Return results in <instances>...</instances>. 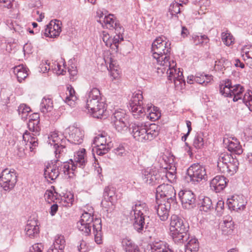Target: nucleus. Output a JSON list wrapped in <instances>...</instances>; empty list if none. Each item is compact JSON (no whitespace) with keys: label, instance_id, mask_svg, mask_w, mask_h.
<instances>
[{"label":"nucleus","instance_id":"1","mask_svg":"<svg viewBox=\"0 0 252 252\" xmlns=\"http://www.w3.org/2000/svg\"><path fill=\"white\" fill-rule=\"evenodd\" d=\"M170 43L166 41L164 36H159L153 42L151 47V52L153 57L156 60L158 64L161 67H158V72L164 73L166 72L168 80L173 81L175 87L176 88L185 85V80L184 78L183 72L178 69L177 72L175 67L176 62L173 60H170Z\"/></svg>","mask_w":252,"mask_h":252},{"label":"nucleus","instance_id":"2","mask_svg":"<svg viewBox=\"0 0 252 252\" xmlns=\"http://www.w3.org/2000/svg\"><path fill=\"white\" fill-rule=\"evenodd\" d=\"M66 138L62 134H59L58 132H52L48 136L47 142L49 144L54 146L55 149V154L56 158L55 164L57 165V169L59 172V175H67L70 178H72L70 175L71 173L74 175L73 171L75 170L76 166L71 164V167L69 162H60L58 159L66 151L65 143Z\"/></svg>","mask_w":252,"mask_h":252},{"label":"nucleus","instance_id":"3","mask_svg":"<svg viewBox=\"0 0 252 252\" xmlns=\"http://www.w3.org/2000/svg\"><path fill=\"white\" fill-rule=\"evenodd\" d=\"M220 85V92L225 97H233V101L242 102L252 111V92L248 90L244 94V88L240 84L232 85L231 81L226 79Z\"/></svg>","mask_w":252,"mask_h":252},{"label":"nucleus","instance_id":"4","mask_svg":"<svg viewBox=\"0 0 252 252\" xmlns=\"http://www.w3.org/2000/svg\"><path fill=\"white\" fill-rule=\"evenodd\" d=\"M170 221V235L173 241L178 244L187 241L189 238L188 223L177 215H171Z\"/></svg>","mask_w":252,"mask_h":252},{"label":"nucleus","instance_id":"5","mask_svg":"<svg viewBox=\"0 0 252 252\" xmlns=\"http://www.w3.org/2000/svg\"><path fill=\"white\" fill-rule=\"evenodd\" d=\"M129 130L135 140L141 142L151 141L159 134V127L153 124L149 127L143 123H132L129 125Z\"/></svg>","mask_w":252,"mask_h":252},{"label":"nucleus","instance_id":"6","mask_svg":"<svg viewBox=\"0 0 252 252\" xmlns=\"http://www.w3.org/2000/svg\"><path fill=\"white\" fill-rule=\"evenodd\" d=\"M148 211L147 204L140 201L135 202L134 205L132 207V211L134 215L133 227L139 233L142 234L146 231V216Z\"/></svg>","mask_w":252,"mask_h":252},{"label":"nucleus","instance_id":"7","mask_svg":"<svg viewBox=\"0 0 252 252\" xmlns=\"http://www.w3.org/2000/svg\"><path fill=\"white\" fill-rule=\"evenodd\" d=\"M239 161L236 157L228 153H221L218 160V170L227 176L233 175L238 170Z\"/></svg>","mask_w":252,"mask_h":252},{"label":"nucleus","instance_id":"8","mask_svg":"<svg viewBox=\"0 0 252 252\" xmlns=\"http://www.w3.org/2000/svg\"><path fill=\"white\" fill-rule=\"evenodd\" d=\"M143 99L142 92L140 90L135 91L132 94L129 102V108L135 119H139L146 113V111L142 106Z\"/></svg>","mask_w":252,"mask_h":252},{"label":"nucleus","instance_id":"9","mask_svg":"<svg viewBox=\"0 0 252 252\" xmlns=\"http://www.w3.org/2000/svg\"><path fill=\"white\" fill-rule=\"evenodd\" d=\"M187 175L190 181L194 185L205 180L207 176L205 167L198 163L191 165L187 170Z\"/></svg>","mask_w":252,"mask_h":252},{"label":"nucleus","instance_id":"10","mask_svg":"<svg viewBox=\"0 0 252 252\" xmlns=\"http://www.w3.org/2000/svg\"><path fill=\"white\" fill-rule=\"evenodd\" d=\"M96 219H94V216L91 213L84 212L81 216L80 220L77 222L78 230L85 236L89 235L91 233V228L94 227Z\"/></svg>","mask_w":252,"mask_h":252},{"label":"nucleus","instance_id":"11","mask_svg":"<svg viewBox=\"0 0 252 252\" xmlns=\"http://www.w3.org/2000/svg\"><path fill=\"white\" fill-rule=\"evenodd\" d=\"M17 182V175L14 169L5 168L0 176V187L3 189H12Z\"/></svg>","mask_w":252,"mask_h":252},{"label":"nucleus","instance_id":"12","mask_svg":"<svg viewBox=\"0 0 252 252\" xmlns=\"http://www.w3.org/2000/svg\"><path fill=\"white\" fill-rule=\"evenodd\" d=\"M97 22L99 23L103 28L111 30H115V31H118L119 34L124 32V28L120 25L119 21L113 14L105 15L103 19H98Z\"/></svg>","mask_w":252,"mask_h":252},{"label":"nucleus","instance_id":"13","mask_svg":"<svg viewBox=\"0 0 252 252\" xmlns=\"http://www.w3.org/2000/svg\"><path fill=\"white\" fill-rule=\"evenodd\" d=\"M178 196L183 208L189 210L196 206V196L191 190H180Z\"/></svg>","mask_w":252,"mask_h":252},{"label":"nucleus","instance_id":"14","mask_svg":"<svg viewBox=\"0 0 252 252\" xmlns=\"http://www.w3.org/2000/svg\"><path fill=\"white\" fill-rule=\"evenodd\" d=\"M247 203V199L242 194H235L228 198L227 204L229 209L238 212L244 210Z\"/></svg>","mask_w":252,"mask_h":252},{"label":"nucleus","instance_id":"15","mask_svg":"<svg viewBox=\"0 0 252 252\" xmlns=\"http://www.w3.org/2000/svg\"><path fill=\"white\" fill-rule=\"evenodd\" d=\"M65 133H68L66 136L68 142L74 144H80L83 141L84 131L79 128L74 126H69L65 130Z\"/></svg>","mask_w":252,"mask_h":252},{"label":"nucleus","instance_id":"16","mask_svg":"<svg viewBox=\"0 0 252 252\" xmlns=\"http://www.w3.org/2000/svg\"><path fill=\"white\" fill-rule=\"evenodd\" d=\"M188 2V0H174L168 9V12L171 15L170 18L178 20V14L183 10V5L187 4Z\"/></svg>","mask_w":252,"mask_h":252},{"label":"nucleus","instance_id":"17","mask_svg":"<svg viewBox=\"0 0 252 252\" xmlns=\"http://www.w3.org/2000/svg\"><path fill=\"white\" fill-rule=\"evenodd\" d=\"M143 178L149 184H155L159 179L160 175L155 167H148L142 172Z\"/></svg>","mask_w":252,"mask_h":252},{"label":"nucleus","instance_id":"18","mask_svg":"<svg viewBox=\"0 0 252 252\" xmlns=\"http://www.w3.org/2000/svg\"><path fill=\"white\" fill-rule=\"evenodd\" d=\"M155 209L160 220L164 221L168 219L170 209V204L169 202L155 205Z\"/></svg>","mask_w":252,"mask_h":252},{"label":"nucleus","instance_id":"19","mask_svg":"<svg viewBox=\"0 0 252 252\" xmlns=\"http://www.w3.org/2000/svg\"><path fill=\"white\" fill-rule=\"evenodd\" d=\"M36 136L35 133L31 134L28 131L25 132L23 135V141L26 145L29 147L31 152H33L34 149L38 146V139Z\"/></svg>","mask_w":252,"mask_h":252},{"label":"nucleus","instance_id":"20","mask_svg":"<svg viewBox=\"0 0 252 252\" xmlns=\"http://www.w3.org/2000/svg\"><path fill=\"white\" fill-rule=\"evenodd\" d=\"M151 252H174L166 242L155 241L150 244Z\"/></svg>","mask_w":252,"mask_h":252},{"label":"nucleus","instance_id":"21","mask_svg":"<svg viewBox=\"0 0 252 252\" xmlns=\"http://www.w3.org/2000/svg\"><path fill=\"white\" fill-rule=\"evenodd\" d=\"M156 199L159 198H163L167 200V202H169L170 204L171 202H174L176 199V190H160L158 191L156 190Z\"/></svg>","mask_w":252,"mask_h":252},{"label":"nucleus","instance_id":"22","mask_svg":"<svg viewBox=\"0 0 252 252\" xmlns=\"http://www.w3.org/2000/svg\"><path fill=\"white\" fill-rule=\"evenodd\" d=\"M55 162L48 163L44 168L45 178L47 180H54L59 176Z\"/></svg>","mask_w":252,"mask_h":252},{"label":"nucleus","instance_id":"23","mask_svg":"<svg viewBox=\"0 0 252 252\" xmlns=\"http://www.w3.org/2000/svg\"><path fill=\"white\" fill-rule=\"evenodd\" d=\"M106 111V105L104 101H100L90 112L92 113L93 117L97 119H101L103 116H106L105 113Z\"/></svg>","mask_w":252,"mask_h":252},{"label":"nucleus","instance_id":"24","mask_svg":"<svg viewBox=\"0 0 252 252\" xmlns=\"http://www.w3.org/2000/svg\"><path fill=\"white\" fill-rule=\"evenodd\" d=\"M93 232L94 237V241L97 244L102 243V232L101 220L100 219H96L94 224Z\"/></svg>","mask_w":252,"mask_h":252},{"label":"nucleus","instance_id":"25","mask_svg":"<svg viewBox=\"0 0 252 252\" xmlns=\"http://www.w3.org/2000/svg\"><path fill=\"white\" fill-rule=\"evenodd\" d=\"M226 179L223 176H216L210 182L211 188L214 189H224L226 185Z\"/></svg>","mask_w":252,"mask_h":252},{"label":"nucleus","instance_id":"26","mask_svg":"<svg viewBox=\"0 0 252 252\" xmlns=\"http://www.w3.org/2000/svg\"><path fill=\"white\" fill-rule=\"evenodd\" d=\"M121 244L126 252H132L138 247L130 238L126 236L121 239Z\"/></svg>","mask_w":252,"mask_h":252},{"label":"nucleus","instance_id":"27","mask_svg":"<svg viewBox=\"0 0 252 252\" xmlns=\"http://www.w3.org/2000/svg\"><path fill=\"white\" fill-rule=\"evenodd\" d=\"M67 92L64 101L70 106H72L75 104V102L77 99L75 95V92L70 85L67 87Z\"/></svg>","mask_w":252,"mask_h":252},{"label":"nucleus","instance_id":"28","mask_svg":"<svg viewBox=\"0 0 252 252\" xmlns=\"http://www.w3.org/2000/svg\"><path fill=\"white\" fill-rule=\"evenodd\" d=\"M13 72L16 75L19 82L21 83L28 76L27 68L23 65H20L14 68Z\"/></svg>","mask_w":252,"mask_h":252},{"label":"nucleus","instance_id":"29","mask_svg":"<svg viewBox=\"0 0 252 252\" xmlns=\"http://www.w3.org/2000/svg\"><path fill=\"white\" fill-rule=\"evenodd\" d=\"M210 1L209 0H200L198 2V6L199 9H195V11L193 12V17L195 18H198V15L205 14L207 7L210 6Z\"/></svg>","mask_w":252,"mask_h":252},{"label":"nucleus","instance_id":"30","mask_svg":"<svg viewBox=\"0 0 252 252\" xmlns=\"http://www.w3.org/2000/svg\"><path fill=\"white\" fill-rule=\"evenodd\" d=\"M53 108V101L51 98L44 97L42 98L40 109L41 112L43 114H46L49 112H51Z\"/></svg>","mask_w":252,"mask_h":252},{"label":"nucleus","instance_id":"31","mask_svg":"<svg viewBox=\"0 0 252 252\" xmlns=\"http://www.w3.org/2000/svg\"><path fill=\"white\" fill-rule=\"evenodd\" d=\"M86 150L82 149L80 151L77 152L74 155V160L76 166H78L81 168H83L86 163V159L85 158Z\"/></svg>","mask_w":252,"mask_h":252},{"label":"nucleus","instance_id":"32","mask_svg":"<svg viewBox=\"0 0 252 252\" xmlns=\"http://www.w3.org/2000/svg\"><path fill=\"white\" fill-rule=\"evenodd\" d=\"M227 144V149L229 151L238 155L242 153V147L236 139L234 141L228 140Z\"/></svg>","mask_w":252,"mask_h":252},{"label":"nucleus","instance_id":"33","mask_svg":"<svg viewBox=\"0 0 252 252\" xmlns=\"http://www.w3.org/2000/svg\"><path fill=\"white\" fill-rule=\"evenodd\" d=\"M110 73L111 79L119 80L120 77L121 71L119 66L116 65L115 61H111L109 64Z\"/></svg>","mask_w":252,"mask_h":252},{"label":"nucleus","instance_id":"34","mask_svg":"<svg viewBox=\"0 0 252 252\" xmlns=\"http://www.w3.org/2000/svg\"><path fill=\"white\" fill-rule=\"evenodd\" d=\"M65 243V241L63 236L62 235L56 236L53 244L55 251L57 252H62V250L64 248Z\"/></svg>","mask_w":252,"mask_h":252},{"label":"nucleus","instance_id":"35","mask_svg":"<svg viewBox=\"0 0 252 252\" xmlns=\"http://www.w3.org/2000/svg\"><path fill=\"white\" fill-rule=\"evenodd\" d=\"M201 203L200 210L207 212L213 209V204L211 199L208 197H204L200 199Z\"/></svg>","mask_w":252,"mask_h":252},{"label":"nucleus","instance_id":"36","mask_svg":"<svg viewBox=\"0 0 252 252\" xmlns=\"http://www.w3.org/2000/svg\"><path fill=\"white\" fill-rule=\"evenodd\" d=\"M198 249V240L194 238L190 239L185 245V252H197Z\"/></svg>","mask_w":252,"mask_h":252},{"label":"nucleus","instance_id":"37","mask_svg":"<svg viewBox=\"0 0 252 252\" xmlns=\"http://www.w3.org/2000/svg\"><path fill=\"white\" fill-rule=\"evenodd\" d=\"M204 141L203 140V133L197 132L194 137L193 146L196 149H201L203 148Z\"/></svg>","mask_w":252,"mask_h":252},{"label":"nucleus","instance_id":"38","mask_svg":"<svg viewBox=\"0 0 252 252\" xmlns=\"http://www.w3.org/2000/svg\"><path fill=\"white\" fill-rule=\"evenodd\" d=\"M116 35L114 36L113 38L111 39L112 44L111 46H109L110 48L114 49L116 52L118 51V44L119 42L122 41L124 40L123 34L124 32L119 33L118 31H115Z\"/></svg>","mask_w":252,"mask_h":252},{"label":"nucleus","instance_id":"39","mask_svg":"<svg viewBox=\"0 0 252 252\" xmlns=\"http://www.w3.org/2000/svg\"><path fill=\"white\" fill-rule=\"evenodd\" d=\"M17 111L21 119L26 120L28 118L29 113L31 111V109L27 105L21 104L18 108Z\"/></svg>","mask_w":252,"mask_h":252},{"label":"nucleus","instance_id":"40","mask_svg":"<svg viewBox=\"0 0 252 252\" xmlns=\"http://www.w3.org/2000/svg\"><path fill=\"white\" fill-rule=\"evenodd\" d=\"M112 122L116 121H128L127 116L125 111L123 110H117L113 113L112 116Z\"/></svg>","mask_w":252,"mask_h":252},{"label":"nucleus","instance_id":"41","mask_svg":"<svg viewBox=\"0 0 252 252\" xmlns=\"http://www.w3.org/2000/svg\"><path fill=\"white\" fill-rule=\"evenodd\" d=\"M114 127L118 132H123L126 131L128 126V121H116L112 122Z\"/></svg>","mask_w":252,"mask_h":252},{"label":"nucleus","instance_id":"42","mask_svg":"<svg viewBox=\"0 0 252 252\" xmlns=\"http://www.w3.org/2000/svg\"><path fill=\"white\" fill-rule=\"evenodd\" d=\"M241 54L246 62H247L248 60L251 59L252 58V45L244 46L242 49Z\"/></svg>","mask_w":252,"mask_h":252},{"label":"nucleus","instance_id":"43","mask_svg":"<svg viewBox=\"0 0 252 252\" xmlns=\"http://www.w3.org/2000/svg\"><path fill=\"white\" fill-rule=\"evenodd\" d=\"M39 123L38 121L34 122L32 121H29L28 126L30 131L35 133V135H38L40 133V127L39 125Z\"/></svg>","mask_w":252,"mask_h":252},{"label":"nucleus","instance_id":"44","mask_svg":"<svg viewBox=\"0 0 252 252\" xmlns=\"http://www.w3.org/2000/svg\"><path fill=\"white\" fill-rule=\"evenodd\" d=\"M93 144L95 147L107 145L105 133H101L95 136L94 139Z\"/></svg>","mask_w":252,"mask_h":252},{"label":"nucleus","instance_id":"45","mask_svg":"<svg viewBox=\"0 0 252 252\" xmlns=\"http://www.w3.org/2000/svg\"><path fill=\"white\" fill-rule=\"evenodd\" d=\"M101 98L99 90L96 88H92L87 94V100Z\"/></svg>","mask_w":252,"mask_h":252},{"label":"nucleus","instance_id":"46","mask_svg":"<svg viewBox=\"0 0 252 252\" xmlns=\"http://www.w3.org/2000/svg\"><path fill=\"white\" fill-rule=\"evenodd\" d=\"M103 197L107 201L112 203L116 199L115 190H105Z\"/></svg>","mask_w":252,"mask_h":252},{"label":"nucleus","instance_id":"47","mask_svg":"<svg viewBox=\"0 0 252 252\" xmlns=\"http://www.w3.org/2000/svg\"><path fill=\"white\" fill-rule=\"evenodd\" d=\"M152 109L151 106H148L147 108V112L148 113L149 117L150 119L153 121L158 120L161 117V113L159 111H157L156 112H153L151 109Z\"/></svg>","mask_w":252,"mask_h":252},{"label":"nucleus","instance_id":"48","mask_svg":"<svg viewBox=\"0 0 252 252\" xmlns=\"http://www.w3.org/2000/svg\"><path fill=\"white\" fill-rule=\"evenodd\" d=\"M111 143L107 145L96 146V153L99 156H102L106 154L110 149Z\"/></svg>","mask_w":252,"mask_h":252},{"label":"nucleus","instance_id":"49","mask_svg":"<svg viewBox=\"0 0 252 252\" xmlns=\"http://www.w3.org/2000/svg\"><path fill=\"white\" fill-rule=\"evenodd\" d=\"M52 25H48L46 26V28L45 29L44 32L42 31L41 32V36L42 37L43 35H44L45 37H49L51 38L56 37L58 36V32H54V34H51V30H52Z\"/></svg>","mask_w":252,"mask_h":252},{"label":"nucleus","instance_id":"50","mask_svg":"<svg viewBox=\"0 0 252 252\" xmlns=\"http://www.w3.org/2000/svg\"><path fill=\"white\" fill-rule=\"evenodd\" d=\"M221 39L227 46L231 45L233 41V37L231 33L224 32L221 33Z\"/></svg>","mask_w":252,"mask_h":252},{"label":"nucleus","instance_id":"51","mask_svg":"<svg viewBox=\"0 0 252 252\" xmlns=\"http://www.w3.org/2000/svg\"><path fill=\"white\" fill-rule=\"evenodd\" d=\"M100 101H103L102 98L93 99V100H87L86 101V108L90 112L92 109H94V107H95V105Z\"/></svg>","mask_w":252,"mask_h":252},{"label":"nucleus","instance_id":"52","mask_svg":"<svg viewBox=\"0 0 252 252\" xmlns=\"http://www.w3.org/2000/svg\"><path fill=\"white\" fill-rule=\"evenodd\" d=\"M63 200L67 204L72 205L74 200V194L70 191L68 192L66 190V193L63 195Z\"/></svg>","mask_w":252,"mask_h":252},{"label":"nucleus","instance_id":"53","mask_svg":"<svg viewBox=\"0 0 252 252\" xmlns=\"http://www.w3.org/2000/svg\"><path fill=\"white\" fill-rule=\"evenodd\" d=\"M30 228V229H33L35 232H39V228L37 225V222L34 220H28L25 228Z\"/></svg>","mask_w":252,"mask_h":252},{"label":"nucleus","instance_id":"54","mask_svg":"<svg viewBox=\"0 0 252 252\" xmlns=\"http://www.w3.org/2000/svg\"><path fill=\"white\" fill-rule=\"evenodd\" d=\"M55 193L57 194L56 190H46L44 194L45 198L48 199V202H49V200L53 201L56 199V196L55 195Z\"/></svg>","mask_w":252,"mask_h":252},{"label":"nucleus","instance_id":"55","mask_svg":"<svg viewBox=\"0 0 252 252\" xmlns=\"http://www.w3.org/2000/svg\"><path fill=\"white\" fill-rule=\"evenodd\" d=\"M224 203L222 200H219L216 205V210L217 212L218 215L221 216L224 209Z\"/></svg>","mask_w":252,"mask_h":252},{"label":"nucleus","instance_id":"56","mask_svg":"<svg viewBox=\"0 0 252 252\" xmlns=\"http://www.w3.org/2000/svg\"><path fill=\"white\" fill-rule=\"evenodd\" d=\"M114 153L120 157H123L126 156V152L124 149V147L122 146H119L117 148L114 149Z\"/></svg>","mask_w":252,"mask_h":252},{"label":"nucleus","instance_id":"57","mask_svg":"<svg viewBox=\"0 0 252 252\" xmlns=\"http://www.w3.org/2000/svg\"><path fill=\"white\" fill-rule=\"evenodd\" d=\"M102 40L107 46H111V39H110L109 35L105 32H102Z\"/></svg>","mask_w":252,"mask_h":252},{"label":"nucleus","instance_id":"58","mask_svg":"<svg viewBox=\"0 0 252 252\" xmlns=\"http://www.w3.org/2000/svg\"><path fill=\"white\" fill-rule=\"evenodd\" d=\"M43 246L41 244H35L30 248L29 252H42Z\"/></svg>","mask_w":252,"mask_h":252},{"label":"nucleus","instance_id":"59","mask_svg":"<svg viewBox=\"0 0 252 252\" xmlns=\"http://www.w3.org/2000/svg\"><path fill=\"white\" fill-rule=\"evenodd\" d=\"M12 5L11 0H0V7H5L9 9L12 7Z\"/></svg>","mask_w":252,"mask_h":252},{"label":"nucleus","instance_id":"60","mask_svg":"<svg viewBox=\"0 0 252 252\" xmlns=\"http://www.w3.org/2000/svg\"><path fill=\"white\" fill-rule=\"evenodd\" d=\"M215 63L216 65L220 66V67H225L229 63L228 61L224 58L218 60Z\"/></svg>","mask_w":252,"mask_h":252},{"label":"nucleus","instance_id":"61","mask_svg":"<svg viewBox=\"0 0 252 252\" xmlns=\"http://www.w3.org/2000/svg\"><path fill=\"white\" fill-rule=\"evenodd\" d=\"M195 82L198 84H203L205 83L204 77V73H196L195 75Z\"/></svg>","mask_w":252,"mask_h":252},{"label":"nucleus","instance_id":"62","mask_svg":"<svg viewBox=\"0 0 252 252\" xmlns=\"http://www.w3.org/2000/svg\"><path fill=\"white\" fill-rule=\"evenodd\" d=\"M25 230L26 231V235L30 238H34L39 233L35 232V231L33 230V229H30V228H28V227L25 228Z\"/></svg>","mask_w":252,"mask_h":252},{"label":"nucleus","instance_id":"63","mask_svg":"<svg viewBox=\"0 0 252 252\" xmlns=\"http://www.w3.org/2000/svg\"><path fill=\"white\" fill-rule=\"evenodd\" d=\"M86 243L82 241L81 242L80 246H78V250L79 252H86L87 251Z\"/></svg>","mask_w":252,"mask_h":252},{"label":"nucleus","instance_id":"64","mask_svg":"<svg viewBox=\"0 0 252 252\" xmlns=\"http://www.w3.org/2000/svg\"><path fill=\"white\" fill-rule=\"evenodd\" d=\"M193 43L195 45H198L200 44H203L201 38L199 35H194L192 37Z\"/></svg>","mask_w":252,"mask_h":252}]
</instances>
